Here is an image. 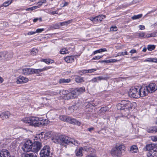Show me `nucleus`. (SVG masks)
Listing matches in <instances>:
<instances>
[{
	"label": "nucleus",
	"mask_w": 157,
	"mask_h": 157,
	"mask_svg": "<svg viewBox=\"0 0 157 157\" xmlns=\"http://www.w3.org/2000/svg\"><path fill=\"white\" fill-rule=\"evenodd\" d=\"M52 140L53 142L62 145H64L65 144H67L72 146H77L79 144L77 140L65 136H55L52 138Z\"/></svg>",
	"instance_id": "1"
},
{
	"label": "nucleus",
	"mask_w": 157,
	"mask_h": 157,
	"mask_svg": "<svg viewBox=\"0 0 157 157\" xmlns=\"http://www.w3.org/2000/svg\"><path fill=\"white\" fill-rule=\"evenodd\" d=\"M133 104L128 100L122 101L121 103L117 105L116 106L118 110H121L126 112L127 115L129 113V110L132 109Z\"/></svg>",
	"instance_id": "2"
},
{
	"label": "nucleus",
	"mask_w": 157,
	"mask_h": 157,
	"mask_svg": "<svg viewBox=\"0 0 157 157\" xmlns=\"http://www.w3.org/2000/svg\"><path fill=\"white\" fill-rule=\"evenodd\" d=\"M125 148V146L123 144L117 145L111 149V154L113 157H121L122 151H124Z\"/></svg>",
	"instance_id": "3"
},
{
	"label": "nucleus",
	"mask_w": 157,
	"mask_h": 157,
	"mask_svg": "<svg viewBox=\"0 0 157 157\" xmlns=\"http://www.w3.org/2000/svg\"><path fill=\"white\" fill-rule=\"evenodd\" d=\"M146 150L149 151L147 154L148 157H157V145L153 144H147L145 148Z\"/></svg>",
	"instance_id": "4"
},
{
	"label": "nucleus",
	"mask_w": 157,
	"mask_h": 157,
	"mask_svg": "<svg viewBox=\"0 0 157 157\" xmlns=\"http://www.w3.org/2000/svg\"><path fill=\"white\" fill-rule=\"evenodd\" d=\"M39 119L38 117H27L23 118L21 121L30 125L39 127Z\"/></svg>",
	"instance_id": "5"
},
{
	"label": "nucleus",
	"mask_w": 157,
	"mask_h": 157,
	"mask_svg": "<svg viewBox=\"0 0 157 157\" xmlns=\"http://www.w3.org/2000/svg\"><path fill=\"white\" fill-rule=\"evenodd\" d=\"M50 148L49 146L46 145L41 150L40 154V157H51Z\"/></svg>",
	"instance_id": "6"
},
{
	"label": "nucleus",
	"mask_w": 157,
	"mask_h": 157,
	"mask_svg": "<svg viewBox=\"0 0 157 157\" xmlns=\"http://www.w3.org/2000/svg\"><path fill=\"white\" fill-rule=\"evenodd\" d=\"M130 96L134 98L140 97L139 93V88L132 87L130 89L129 93Z\"/></svg>",
	"instance_id": "7"
},
{
	"label": "nucleus",
	"mask_w": 157,
	"mask_h": 157,
	"mask_svg": "<svg viewBox=\"0 0 157 157\" xmlns=\"http://www.w3.org/2000/svg\"><path fill=\"white\" fill-rule=\"evenodd\" d=\"M32 142L31 140H28L25 143L22 147L23 150L26 152L32 151Z\"/></svg>",
	"instance_id": "8"
},
{
	"label": "nucleus",
	"mask_w": 157,
	"mask_h": 157,
	"mask_svg": "<svg viewBox=\"0 0 157 157\" xmlns=\"http://www.w3.org/2000/svg\"><path fill=\"white\" fill-rule=\"evenodd\" d=\"M42 144L39 141H35L32 143V151L35 152H37L41 148Z\"/></svg>",
	"instance_id": "9"
},
{
	"label": "nucleus",
	"mask_w": 157,
	"mask_h": 157,
	"mask_svg": "<svg viewBox=\"0 0 157 157\" xmlns=\"http://www.w3.org/2000/svg\"><path fill=\"white\" fill-rule=\"evenodd\" d=\"M146 87L149 93H153L157 90V86L154 83H150Z\"/></svg>",
	"instance_id": "10"
},
{
	"label": "nucleus",
	"mask_w": 157,
	"mask_h": 157,
	"mask_svg": "<svg viewBox=\"0 0 157 157\" xmlns=\"http://www.w3.org/2000/svg\"><path fill=\"white\" fill-rule=\"evenodd\" d=\"M139 93L140 97H143L146 96L149 93L146 86L142 87L139 88Z\"/></svg>",
	"instance_id": "11"
},
{
	"label": "nucleus",
	"mask_w": 157,
	"mask_h": 157,
	"mask_svg": "<svg viewBox=\"0 0 157 157\" xmlns=\"http://www.w3.org/2000/svg\"><path fill=\"white\" fill-rule=\"evenodd\" d=\"M33 69L30 68H25L22 69L21 73L25 75H29L33 74Z\"/></svg>",
	"instance_id": "12"
},
{
	"label": "nucleus",
	"mask_w": 157,
	"mask_h": 157,
	"mask_svg": "<svg viewBox=\"0 0 157 157\" xmlns=\"http://www.w3.org/2000/svg\"><path fill=\"white\" fill-rule=\"evenodd\" d=\"M13 56V54L12 53L3 52V59L6 60H9L11 59Z\"/></svg>",
	"instance_id": "13"
},
{
	"label": "nucleus",
	"mask_w": 157,
	"mask_h": 157,
	"mask_svg": "<svg viewBox=\"0 0 157 157\" xmlns=\"http://www.w3.org/2000/svg\"><path fill=\"white\" fill-rule=\"evenodd\" d=\"M10 115V113L8 111L2 113L0 114V117L2 119L4 120L8 119Z\"/></svg>",
	"instance_id": "14"
},
{
	"label": "nucleus",
	"mask_w": 157,
	"mask_h": 157,
	"mask_svg": "<svg viewBox=\"0 0 157 157\" xmlns=\"http://www.w3.org/2000/svg\"><path fill=\"white\" fill-rule=\"evenodd\" d=\"M0 154L2 155V157H10L11 156L9 151L6 149H4L1 151Z\"/></svg>",
	"instance_id": "15"
},
{
	"label": "nucleus",
	"mask_w": 157,
	"mask_h": 157,
	"mask_svg": "<svg viewBox=\"0 0 157 157\" xmlns=\"http://www.w3.org/2000/svg\"><path fill=\"white\" fill-rule=\"evenodd\" d=\"M64 60L67 63H72L74 61V58L73 56H67L64 58Z\"/></svg>",
	"instance_id": "16"
},
{
	"label": "nucleus",
	"mask_w": 157,
	"mask_h": 157,
	"mask_svg": "<svg viewBox=\"0 0 157 157\" xmlns=\"http://www.w3.org/2000/svg\"><path fill=\"white\" fill-rule=\"evenodd\" d=\"M51 68L50 67H44L42 69H33L34 72V73H39L43 71H44L50 69Z\"/></svg>",
	"instance_id": "17"
},
{
	"label": "nucleus",
	"mask_w": 157,
	"mask_h": 157,
	"mask_svg": "<svg viewBox=\"0 0 157 157\" xmlns=\"http://www.w3.org/2000/svg\"><path fill=\"white\" fill-rule=\"evenodd\" d=\"M21 157H37L35 153H24L22 154Z\"/></svg>",
	"instance_id": "18"
},
{
	"label": "nucleus",
	"mask_w": 157,
	"mask_h": 157,
	"mask_svg": "<svg viewBox=\"0 0 157 157\" xmlns=\"http://www.w3.org/2000/svg\"><path fill=\"white\" fill-rule=\"evenodd\" d=\"M48 123V121L47 119L40 120L39 119V127L41 125H45Z\"/></svg>",
	"instance_id": "19"
},
{
	"label": "nucleus",
	"mask_w": 157,
	"mask_h": 157,
	"mask_svg": "<svg viewBox=\"0 0 157 157\" xmlns=\"http://www.w3.org/2000/svg\"><path fill=\"white\" fill-rule=\"evenodd\" d=\"M83 149L82 147L79 148L75 151L76 155L77 156H81L83 155L82 151Z\"/></svg>",
	"instance_id": "20"
},
{
	"label": "nucleus",
	"mask_w": 157,
	"mask_h": 157,
	"mask_svg": "<svg viewBox=\"0 0 157 157\" xmlns=\"http://www.w3.org/2000/svg\"><path fill=\"white\" fill-rule=\"evenodd\" d=\"M71 80L70 78H61L59 80L60 84L67 83L71 82Z\"/></svg>",
	"instance_id": "21"
},
{
	"label": "nucleus",
	"mask_w": 157,
	"mask_h": 157,
	"mask_svg": "<svg viewBox=\"0 0 157 157\" xmlns=\"http://www.w3.org/2000/svg\"><path fill=\"white\" fill-rule=\"evenodd\" d=\"M64 98L65 99L69 100L74 98L73 95L71 92L68 93L64 94Z\"/></svg>",
	"instance_id": "22"
},
{
	"label": "nucleus",
	"mask_w": 157,
	"mask_h": 157,
	"mask_svg": "<svg viewBox=\"0 0 157 157\" xmlns=\"http://www.w3.org/2000/svg\"><path fill=\"white\" fill-rule=\"evenodd\" d=\"M144 62H154L157 63V58H147L144 60Z\"/></svg>",
	"instance_id": "23"
},
{
	"label": "nucleus",
	"mask_w": 157,
	"mask_h": 157,
	"mask_svg": "<svg viewBox=\"0 0 157 157\" xmlns=\"http://www.w3.org/2000/svg\"><path fill=\"white\" fill-rule=\"evenodd\" d=\"M24 77L22 76H20L16 78V82L17 84L23 83V81Z\"/></svg>",
	"instance_id": "24"
},
{
	"label": "nucleus",
	"mask_w": 157,
	"mask_h": 157,
	"mask_svg": "<svg viewBox=\"0 0 157 157\" xmlns=\"http://www.w3.org/2000/svg\"><path fill=\"white\" fill-rule=\"evenodd\" d=\"M105 17V16L101 15L96 17V21H101Z\"/></svg>",
	"instance_id": "25"
},
{
	"label": "nucleus",
	"mask_w": 157,
	"mask_h": 157,
	"mask_svg": "<svg viewBox=\"0 0 157 157\" xmlns=\"http://www.w3.org/2000/svg\"><path fill=\"white\" fill-rule=\"evenodd\" d=\"M76 122V120L74 118H71L70 117H68V118H67V122L69 123L75 124V122Z\"/></svg>",
	"instance_id": "26"
},
{
	"label": "nucleus",
	"mask_w": 157,
	"mask_h": 157,
	"mask_svg": "<svg viewBox=\"0 0 157 157\" xmlns=\"http://www.w3.org/2000/svg\"><path fill=\"white\" fill-rule=\"evenodd\" d=\"M138 150V148L136 145L132 146L130 148V151L132 152L136 153Z\"/></svg>",
	"instance_id": "27"
},
{
	"label": "nucleus",
	"mask_w": 157,
	"mask_h": 157,
	"mask_svg": "<svg viewBox=\"0 0 157 157\" xmlns=\"http://www.w3.org/2000/svg\"><path fill=\"white\" fill-rule=\"evenodd\" d=\"M41 61L44 62L47 64L49 63H54V60L51 59H43L41 60Z\"/></svg>",
	"instance_id": "28"
},
{
	"label": "nucleus",
	"mask_w": 157,
	"mask_h": 157,
	"mask_svg": "<svg viewBox=\"0 0 157 157\" xmlns=\"http://www.w3.org/2000/svg\"><path fill=\"white\" fill-rule=\"evenodd\" d=\"M75 81L76 82L79 83L84 81L83 78L77 76L75 78Z\"/></svg>",
	"instance_id": "29"
},
{
	"label": "nucleus",
	"mask_w": 157,
	"mask_h": 157,
	"mask_svg": "<svg viewBox=\"0 0 157 157\" xmlns=\"http://www.w3.org/2000/svg\"><path fill=\"white\" fill-rule=\"evenodd\" d=\"M13 2V0H9L7 1L4 3L0 6H4V7H7L9 6Z\"/></svg>",
	"instance_id": "30"
},
{
	"label": "nucleus",
	"mask_w": 157,
	"mask_h": 157,
	"mask_svg": "<svg viewBox=\"0 0 157 157\" xmlns=\"http://www.w3.org/2000/svg\"><path fill=\"white\" fill-rule=\"evenodd\" d=\"M44 132H42L40 133L39 134L36 135L35 137L36 140H38V139L41 140V139H42L43 137V135L44 134Z\"/></svg>",
	"instance_id": "31"
},
{
	"label": "nucleus",
	"mask_w": 157,
	"mask_h": 157,
	"mask_svg": "<svg viewBox=\"0 0 157 157\" xmlns=\"http://www.w3.org/2000/svg\"><path fill=\"white\" fill-rule=\"evenodd\" d=\"M78 93L79 95H80L82 93L85 91V89L84 87H81L75 89Z\"/></svg>",
	"instance_id": "32"
},
{
	"label": "nucleus",
	"mask_w": 157,
	"mask_h": 157,
	"mask_svg": "<svg viewBox=\"0 0 157 157\" xmlns=\"http://www.w3.org/2000/svg\"><path fill=\"white\" fill-rule=\"evenodd\" d=\"M143 16L142 14H140L137 15H134L131 18L133 20H136L141 18Z\"/></svg>",
	"instance_id": "33"
},
{
	"label": "nucleus",
	"mask_w": 157,
	"mask_h": 157,
	"mask_svg": "<svg viewBox=\"0 0 157 157\" xmlns=\"http://www.w3.org/2000/svg\"><path fill=\"white\" fill-rule=\"evenodd\" d=\"M68 117L64 115H61L59 116V118L62 121L67 122V118Z\"/></svg>",
	"instance_id": "34"
},
{
	"label": "nucleus",
	"mask_w": 157,
	"mask_h": 157,
	"mask_svg": "<svg viewBox=\"0 0 157 157\" xmlns=\"http://www.w3.org/2000/svg\"><path fill=\"white\" fill-rule=\"evenodd\" d=\"M71 93L74 98H76L79 95L75 89L71 91Z\"/></svg>",
	"instance_id": "35"
},
{
	"label": "nucleus",
	"mask_w": 157,
	"mask_h": 157,
	"mask_svg": "<svg viewBox=\"0 0 157 157\" xmlns=\"http://www.w3.org/2000/svg\"><path fill=\"white\" fill-rule=\"evenodd\" d=\"M96 70L97 69H89L88 70H84L83 71L82 73H92Z\"/></svg>",
	"instance_id": "36"
},
{
	"label": "nucleus",
	"mask_w": 157,
	"mask_h": 157,
	"mask_svg": "<svg viewBox=\"0 0 157 157\" xmlns=\"http://www.w3.org/2000/svg\"><path fill=\"white\" fill-rule=\"evenodd\" d=\"M38 50L36 48L32 49L30 52V53L32 55H35L38 52Z\"/></svg>",
	"instance_id": "37"
},
{
	"label": "nucleus",
	"mask_w": 157,
	"mask_h": 157,
	"mask_svg": "<svg viewBox=\"0 0 157 157\" xmlns=\"http://www.w3.org/2000/svg\"><path fill=\"white\" fill-rule=\"evenodd\" d=\"M60 53L63 54H67L69 53V52L66 48H63L60 51Z\"/></svg>",
	"instance_id": "38"
},
{
	"label": "nucleus",
	"mask_w": 157,
	"mask_h": 157,
	"mask_svg": "<svg viewBox=\"0 0 157 157\" xmlns=\"http://www.w3.org/2000/svg\"><path fill=\"white\" fill-rule=\"evenodd\" d=\"M128 53L127 52L126 50H124V52H119L118 53L117 56H124V55H128Z\"/></svg>",
	"instance_id": "39"
},
{
	"label": "nucleus",
	"mask_w": 157,
	"mask_h": 157,
	"mask_svg": "<svg viewBox=\"0 0 157 157\" xmlns=\"http://www.w3.org/2000/svg\"><path fill=\"white\" fill-rule=\"evenodd\" d=\"M51 132H46L44 134V138L45 139H47L50 137L51 136Z\"/></svg>",
	"instance_id": "40"
},
{
	"label": "nucleus",
	"mask_w": 157,
	"mask_h": 157,
	"mask_svg": "<svg viewBox=\"0 0 157 157\" xmlns=\"http://www.w3.org/2000/svg\"><path fill=\"white\" fill-rule=\"evenodd\" d=\"M39 8V6H33L30 8H28L26 10L27 11H28L29 10H33Z\"/></svg>",
	"instance_id": "41"
},
{
	"label": "nucleus",
	"mask_w": 157,
	"mask_h": 157,
	"mask_svg": "<svg viewBox=\"0 0 157 157\" xmlns=\"http://www.w3.org/2000/svg\"><path fill=\"white\" fill-rule=\"evenodd\" d=\"M147 131L149 133H152L155 131V127H151L148 129Z\"/></svg>",
	"instance_id": "42"
},
{
	"label": "nucleus",
	"mask_w": 157,
	"mask_h": 157,
	"mask_svg": "<svg viewBox=\"0 0 157 157\" xmlns=\"http://www.w3.org/2000/svg\"><path fill=\"white\" fill-rule=\"evenodd\" d=\"M155 48V46L154 45H148L147 47V49L149 51H151Z\"/></svg>",
	"instance_id": "43"
},
{
	"label": "nucleus",
	"mask_w": 157,
	"mask_h": 157,
	"mask_svg": "<svg viewBox=\"0 0 157 157\" xmlns=\"http://www.w3.org/2000/svg\"><path fill=\"white\" fill-rule=\"evenodd\" d=\"M108 109V108L107 107H104L101 108L100 110L102 112H104L107 111Z\"/></svg>",
	"instance_id": "44"
},
{
	"label": "nucleus",
	"mask_w": 157,
	"mask_h": 157,
	"mask_svg": "<svg viewBox=\"0 0 157 157\" xmlns=\"http://www.w3.org/2000/svg\"><path fill=\"white\" fill-rule=\"evenodd\" d=\"M97 79L99 80H107V79H109V78L108 77H101V76H99V77H97Z\"/></svg>",
	"instance_id": "45"
},
{
	"label": "nucleus",
	"mask_w": 157,
	"mask_h": 157,
	"mask_svg": "<svg viewBox=\"0 0 157 157\" xmlns=\"http://www.w3.org/2000/svg\"><path fill=\"white\" fill-rule=\"evenodd\" d=\"M98 53H100L104 52H106L107 51V49L105 48H101L99 50H97Z\"/></svg>",
	"instance_id": "46"
},
{
	"label": "nucleus",
	"mask_w": 157,
	"mask_h": 157,
	"mask_svg": "<svg viewBox=\"0 0 157 157\" xmlns=\"http://www.w3.org/2000/svg\"><path fill=\"white\" fill-rule=\"evenodd\" d=\"M46 1L45 0H43V1H41L38 2V5L37 6H39V8L41 6L43 3H45L46 2Z\"/></svg>",
	"instance_id": "47"
},
{
	"label": "nucleus",
	"mask_w": 157,
	"mask_h": 157,
	"mask_svg": "<svg viewBox=\"0 0 157 157\" xmlns=\"http://www.w3.org/2000/svg\"><path fill=\"white\" fill-rule=\"evenodd\" d=\"M117 29L116 26L112 27L110 28V30L112 31H116Z\"/></svg>",
	"instance_id": "48"
},
{
	"label": "nucleus",
	"mask_w": 157,
	"mask_h": 157,
	"mask_svg": "<svg viewBox=\"0 0 157 157\" xmlns=\"http://www.w3.org/2000/svg\"><path fill=\"white\" fill-rule=\"evenodd\" d=\"M60 26H61L60 22L59 23L56 24L54 25V27L56 29L59 28Z\"/></svg>",
	"instance_id": "49"
},
{
	"label": "nucleus",
	"mask_w": 157,
	"mask_h": 157,
	"mask_svg": "<svg viewBox=\"0 0 157 157\" xmlns=\"http://www.w3.org/2000/svg\"><path fill=\"white\" fill-rule=\"evenodd\" d=\"M44 29H36V31H35L36 33H40L42 31H44Z\"/></svg>",
	"instance_id": "50"
},
{
	"label": "nucleus",
	"mask_w": 157,
	"mask_h": 157,
	"mask_svg": "<svg viewBox=\"0 0 157 157\" xmlns=\"http://www.w3.org/2000/svg\"><path fill=\"white\" fill-rule=\"evenodd\" d=\"M151 37H154L157 36V32H154L150 34Z\"/></svg>",
	"instance_id": "51"
},
{
	"label": "nucleus",
	"mask_w": 157,
	"mask_h": 157,
	"mask_svg": "<svg viewBox=\"0 0 157 157\" xmlns=\"http://www.w3.org/2000/svg\"><path fill=\"white\" fill-rule=\"evenodd\" d=\"M68 4L69 3L68 2H64V3H62V4L63 5L62 6H61V7H63L65 6H67Z\"/></svg>",
	"instance_id": "52"
},
{
	"label": "nucleus",
	"mask_w": 157,
	"mask_h": 157,
	"mask_svg": "<svg viewBox=\"0 0 157 157\" xmlns=\"http://www.w3.org/2000/svg\"><path fill=\"white\" fill-rule=\"evenodd\" d=\"M23 83H26L28 82L29 81V79L28 78L24 77V78H23Z\"/></svg>",
	"instance_id": "53"
},
{
	"label": "nucleus",
	"mask_w": 157,
	"mask_h": 157,
	"mask_svg": "<svg viewBox=\"0 0 157 157\" xmlns=\"http://www.w3.org/2000/svg\"><path fill=\"white\" fill-rule=\"evenodd\" d=\"M72 19L65 21V22L66 24V26L68 24H70L72 22Z\"/></svg>",
	"instance_id": "54"
},
{
	"label": "nucleus",
	"mask_w": 157,
	"mask_h": 157,
	"mask_svg": "<svg viewBox=\"0 0 157 157\" xmlns=\"http://www.w3.org/2000/svg\"><path fill=\"white\" fill-rule=\"evenodd\" d=\"M139 36V37H143L145 36V33L143 32L140 33Z\"/></svg>",
	"instance_id": "55"
},
{
	"label": "nucleus",
	"mask_w": 157,
	"mask_h": 157,
	"mask_svg": "<svg viewBox=\"0 0 157 157\" xmlns=\"http://www.w3.org/2000/svg\"><path fill=\"white\" fill-rule=\"evenodd\" d=\"M102 56H95V57H94L92 59L95 60V59H100Z\"/></svg>",
	"instance_id": "56"
},
{
	"label": "nucleus",
	"mask_w": 157,
	"mask_h": 157,
	"mask_svg": "<svg viewBox=\"0 0 157 157\" xmlns=\"http://www.w3.org/2000/svg\"><path fill=\"white\" fill-rule=\"evenodd\" d=\"M119 60H117L115 59H110V63H115L119 61Z\"/></svg>",
	"instance_id": "57"
},
{
	"label": "nucleus",
	"mask_w": 157,
	"mask_h": 157,
	"mask_svg": "<svg viewBox=\"0 0 157 157\" xmlns=\"http://www.w3.org/2000/svg\"><path fill=\"white\" fill-rule=\"evenodd\" d=\"M139 27L141 30H144L145 29V26L143 25H140L139 26Z\"/></svg>",
	"instance_id": "58"
},
{
	"label": "nucleus",
	"mask_w": 157,
	"mask_h": 157,
	"mask_svg": "<svg viewBox=\"0 0 157 157\" xmlns=\"http://www.w3.org/2000/svg\"><path fill=\"white\" fill-rule=\"evenodd\" d=\"M97 78H94L92 79L91 80V81L93 82H97Z\"/></svg>",
	"instance_id": "59"
},
{
	"label": "nucleus",
	"mask_w": 157,
	"mask_h": 157,
	"mask_svg": "<svg viewBox=\"0 0 157 157\" xmlns=\"http://www.w3.org/2000/svg\"><path fill=\"white\" fill-rule=\"evenodd\" d=\"M94 129V128L92 127H91L90 128H88L87 129V130L90 132H91Z\"/></svg>",
	"instance_id": "60"
},
{
	"label": "nucleus",
	"mask_w": 157,
	"mask_h": 157,
	"mask_svg": "<svg viewBox=\"0 0 157 157\" xmlns=\"http://www.w3.org/2000/svg\"><path fill=\"white\" fill-rule=\"evenodd\" d=\"M36 33L35 32H29L27 33V35H32Z\"/></svg>",
	"instance_id": "61"
},
{
	"label": "nucleus",
	"mask_w": 157,
	"mask_h": 157,
	"mask_svg": "<svg viewBox=\"0 0 157 157\" xmlns=\"http://www.w3.org/2000/svg\"><path fill=\"white\" fill-rule=\"evenodd\" d=\"M75 123V124H76L78 126L80 125L81 124V122H80L79 121H77V120H76V122Z\"/></svg>",
	"instance_id": "62"
},
{
	"label": "nucleus",
	"mask_w": 157,
	"mask_h": 157,
	"mask_svg": "<svg viewBox=\"0 0 157 157\" xmlns=\"http://www.w3.org/2000/svg\"><path fill=\"white\" fill-rule=\"evenodd\" d=\"M152 140L154 141H157V136H154L152 138Z\"/></svg>",
	"instance_id": "63"
},
{
	"label": "nucleus",
	"mask_w": 157,
	"mask_h": 157,
	"mask_svg": "<svg viewBox=\"0 0 157 157\" xmlns=\"http://www.w3.org/2000/svg\"><path fill=\"white\" fill-rule=\"evenodd\" d=\"M85 157H96V156L94 155L90 154L86 155Z\"/></svg>",
	"instance_id": "64"
}]
</instances>
